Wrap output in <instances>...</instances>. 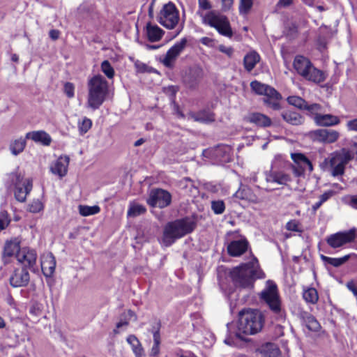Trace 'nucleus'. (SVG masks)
Returning <instances> with one entry per match:
<instances>
[{
    "mask_svg": "<svg viewBox=\"0 0 357 357\" xmlns=\"http://www.w3.org/2000/svg\"><path fill=\"white\" fill-rule=\"evenodd\" d=\"M334 195V192L333 190H328L323 193L319 197V201L324 204L325 202H326L328 199H329L333 195Z\"/></svg>",
    "mask_w": 357,
    "mask_h": 357,
    "instance_id": "54",
    "label": "nucleus"
},
{
    "mask_svg": "<svg viewBox=\"0 0 357 357\" xmlns=\"http://www.w3.org/2000/svg\"><path fill=\"white\" fill-rule=\"evenodd\" d=\"M303 231V229L298 222L291 221V231L301 233Z\"/></svg>",
    "mask_w": 357,
    "mask_h": 357,
    "instance_id": "58",
    "label": "nucleus"
},
{
    "mask_svg": "<svg viewBox=\"0 0 357 357\" xmlns=\"http://www.w3.org/2000/svg\"><path fill=\"white\" fill-rule=\"evenodd\" d=\"M31 312L34 313L36 315H40V310L39 309L38 307H36V306H33V307H31Z\"/></svg>",
    "mask_w": 357,
    "mask_h": 357,
    "instance_id": "64",
    "label": "nucleus"
},
{
    "mask_svg": "<svg viewBox=\"0 0 357 357\" xmlns=\"http://www.w3.org/2000/svg\"><path fill=\"white\" fill-rule=\"evenodd\" d=\"M211 208L215 214H222L225 209L223 201L218 200L211 202Z\"/></svg>",
    "mask_w": 357,
    "mask_h": 357,
    "instance_id": "44",
    "label": "nucleus"
},
{
    "mask_svg": "<svg viewBox=\"0 0 357 357\" xmlns=\"http://www.w3.org/2000/svg\"><path fill=\"white\" fill-rule=\"evenodd\" d=\"M291 159L294 164H291V169L296 177H299L296 181L303 182L304 177L302 176L305 172L312 171V165L310 161L302 153H291Z\"/></svg>",
    "mask_w": 357,
    "mask_h": 357,
    "instance_id": "12",
    "label": "nucleus"
},
{
    "mask_svg": "<svg viewBox=\"0 0 357 357\" xmlns=\"http://www.w3.org/2000/svg\"><path fill=\"white\" fill-rule=\"evenodd\" d=\"M10 218L6 211H0V232L6 229L10 223Z\"/></svg>",
    "mask_w": 357,
    "mask_h": 357,
    "instance_id": "42",
    "label": "nucleus"
},
{
    "mask_svg": "<svg viewBox=\"0 0 357 357\" xmlns=\"http://www.w3.org/2000/svg\"><path fill=\"white\" fill-rule=\"evenodd\" d=\"M204 75V72L200 66H195L190 68L183 77V82L187 87L195 89L199 85Z\"/></svg>",
    "mask_w": 357,
    "mask_h": 357,
    "instance_id": "16",
    "label": "nucleus"
},
{
    "mask_svg": "<svg viewBox=\"0 0 357 357\" xmlns=\"http://www.w3.org/2000/svg\"><path fill=\"white\" fill-rule=\"evenodd\" d=\"M290 4V0H280L278 3V6H286Z\"/></svg>",
    "mask_w": 357,
    "mask_h": 357,
    "instance_id": "63",
    "label": "nucleus"
},
{
    "mask_svg": "<svg viewBox=\"0 0 357 357\" xmlns=\"http://www.w3.org/2000/svg\"><path fill=\"white\" fill-rule=\"evenodd\" d=\"M354 158L351 151L346 149H342L331 155L330 166L331 174L333 176L342 175L344 172L345 166Z\"/></svg>",
    "mask_w": 357,
    "mask_h": 357,
    "instance_id": "7",
    "label": "nucleus"
},
{
    "mask_svg": "<svg viewBox=\"0 0 357 357\" xmlns=\"http://www.w3.org/2000/svg\"><path fill=\"white\" fill-rule=\"evenodd\" d=\"M294 68L298 75L307 81L319 84L326 79L325 72L315 68L310 61L301 55H298L294 61Z\"/></svg>",
    "mask_w": 357,
    "mask_h": 357,
    "instance_id": "5",
    "label": "nucleus"
},
{
    "mask_svg": "<svg viewBox=\"0 0 357 357\" xmlns=\"http://www.w3.org/2000/svg\"><path fill=\"white\" fill-rule=\"evenodd\" d=\"M190 117L195 121L208 123L215 121V115L213 112L208 110H202L198 112L190 113Z\"/></svg>",
    "mask_w": 357,
    "mask_h": 357,
    "instance_id": "28",
    "label": "nucleus"
},
{
    "mask_svg": "<svg viewBox=\"0 0 357 357\" xmlns=\"http://www.w3.org/2000/svg\"><path fill=\"white\" fill-rule=\"evenodd\" d=\"M132 351L136 357H145L144 351L142 347V344L140 347H138V348H135Z\"/></svg>",
    "mask_w": 357,
    "mask_h": 357,
    "instance_id": "59",
    "label": "nucleus"
},
{
    "mask_svg": "<svg viewBox=\"0 0 357 357\" xmlns=\"http://www.w3.org/2000/svg\"><path fill=\"white\" fill-rule=\"evenodd\" d=\"M266 181L268 183L271 185H268L266 189L268 190H272L278 188V185L287 184L289 181V176L287 174H284L282 173H276L274 174H271L266 178Z\"/></svg>",
    "mask_w": 357,
    "mask_h": 357,
    "instance_id": "25",
    "label": "nucleus"
},
{
    "mask_svg": "<svg viewBox=\"0 0 357 357\" xmlns=\"http://www.w3.org/2000/svg\"><path fill=\"white\" fill-rule=\"evenodd\" d=\"M91 126L92 121L87 117H84L81 121H78V130L80 135L86 133Z\"/></svg>",
    "mask_w": 357,
    "mask_h": 357,
    "instance_id": "38",
    "label": "nucleus"
},
{
    "mask_svg": "<svg viewBox=\"0 0 357 357\" xmlns=\"http://www.w3.org/2000/svg\"><path fill=\"white\" fill-rule=\"evenodd\" d=\"M26 138L31 139L35 142H40L45 146L50 145L52 141L50 135L43 130L29 132L26 133Z\"/></svg>",
    "mask_w": 357,
    "mask_h": 357,
    "instance_id": "26",
    "label": "nucleus"
},
{
    "mask_svg": "<svg viewBox=\"0 0 357 357\" xmlns=\"http://www.w3.org/2000/svg\"><path fill=\"white\" fill-rule=\"evenodd\" d=\"M281 98V95L279 93L278 97H266L264 102L271 108L277 110L280 108L279 100H280Z\"/></svg>",
    "mask_w": 357,
    "mask_h": 357,
    "instance_id": "41",
    "label": "nucleus"
},
{
    "mask_svg": "<svg viewBox=\"0 0 357 357\" xmlns=\"http://www.w3.org/2000/svg\"><path fill=\"white\" fill-rule=\"evenodd\" d=\"M59 35L60 32L56 29H52L49 32L50 37L54 40H57L59 38Z\"/></svg>",
    "mask_w": 357,
    "mask_h": 357,
    "instance_id": "60",
    "label": "nucleus"
},
{
    "mask_svg": "<svg viewBox=\"0 0 357 357\" xmlns=\"http://www.w3.org/2000/svg\"><path fill=\"white\" fill-rule=\"evenodd\" d=\"M74 85L70 82H66L64 84V92L68 98H73L74 96Z\"/></svg>",
    "mask_w": 357,
    "mask_h": 357,
    "instance_id": "50",
    "label": "nucleus"
},
{
    "mask_svg": "<svg viewBox=\"0 0 357 357\" xmlns=\"http://www.w3.org/2000/svg\"><path fill=\"white\" fill-rule=\"evenodd\" d=\"M26 144L25 139L20 138L15 139L10 143V150L13 155H17L24 151Z\"/></svg>",
    "mask_w": 357,
    "mask_h": 357,
    "instance_id": "35",
    "label": "nucleus"
},
{
    "mask_svg": "<svg viewBox=\"0 0 357 357\" xmlns=\"http://www.w3.org/2000/svg\"><path fill=\"white\" fill-rule=\"evenodd\" d=\"M160 335L159 330L153 333V345L151 348V355L155 356L160 352Z\"/></svg>",
    "mask_w": 357,
    "mask_h": 357,
    "instance_id": "39",
    "label": "nucleus"
},
{
    "mask_svg": "<svg viewBox=\"0 0 357 357\" xmlns=\"http://www.w3.org/2000/svg\"><path fill=\"white\" fill-rule=\"evenodd\" d=\"M16 257L20 264H24L29 268H32L36 265L37 254L34 250L22 248L21 251L17 254Z\"/></svg>",
    "mask_w": 357,
    "mask_h": 357,
    "instance_id": "21",
    "label": "nucleus"
},
{
    "mask_svg": "<svg viewBox=\"0 0 357 357\" xmlns=\"http://www.w3.org/2000/svg\"><path fill=\"white\" fill-rule=\"evenodd\" d=\"M88 89L87 107L98 109L108 94V83L102 75H95L89 80Z\"/></svg>",
    "mask_w": 357,
    "mask_h": 357,
    "instance_id": "3",
    "label": "nucleus"
},
{
    "mask_svg": "<svg viewBox=\"0 0 357 357\" xmlns=\"http://www.w3.org/2000/svg\"><path fill=\"white\" fill-rule=\"evenodd\" d=\"M133 320H137V315L135 313L131 310H128V311L123 312L120 315V320L116 325V329L114 330V333H118V330L123 326H127L129 324V321Z\"/></svg>",
    "mask_w": 357,
    "mask_h": 357,
    "instance_id": "30",
    "label": "nucleus"
},
{
    "mask_svg": "<svg viewBox=\"0 0 357 357\" xmlns=\"http://www.w3.org/2000/svg\"><path fill=\"white\" fill-rule=\"evenodd\" d=\"M264 317L258 310L244 308L238 312L237 323L227 324L228 337L225 340L227 344L232 345L234 337L244 340L243 335H252L257 334L262 329Z\"/></svg>",
    "mask_w": 357,
    "mask_h": 357,
    "instance_id": "1",
    "label": "nucleus"
},
{
    "mask_svg": "<svg viewBox=\"0 0 357 357\" xmlns=\"http://www.w3.org/2000/svg\"><path fill=\"white\" fill-rule=\"evenodd\" d=\"M146 209L145 206L142 204L131 202L128 210L127 215L128 217L135 218L146 212Z\"/></svg>",
    "mask_w": 357,
    "mask_h": 357,
    "instance_id": "34",
    "label": "nucleus"
},
{
    "mask_svg": "<svg viewBox=\"0 0 357 357\" xmlns=\"http://www.w3.org/2000/svg\"><path fill=\"white\" fill-rule=\"evenodd\" d=\"M291 105L301 109H305L307 107V103L303 98L291 96Z\"/></svg>",
    "mask_w": 357,
    "mask_h": 357,
    "instance_id": "46",
    "label": "nucleus"
},
{
    "mask_svg": "<svg viewBox=\"0 0 357 357\" xmlns=\"http://www.w3.org/2000/svg\"><path fill=\"white\" fill-rule=\"evenodd\" d=\"M252 6V0H240L239 11L241 13L246 14Z\"/></svg>",
    "mask_w": 357,
    "mask_h": 357,
    "instance_id": "45",
    "label": "nucleus"
},
{
    "mask_svg": "<svg viewBox=\"0 0 357 357\" xmlns=\"http://www.w3.org/2000/svg\"><path fill=\"white\" fill-rule=\"evenodd\" d=\"M222 8L224 10H228L231 8L233 0H222Z\"/></svg>",
    "mask_w": 357,
    "mask_h": 357,
    "instance_id": "61",
    "label": "nucleus"
},
{
    "mask_svg": "<svg viewBox=\"0 0 357 357\" xmlns=\"http://www.w3.org/2000/svg\"><path fill=\"white\" fill-rule=\"evenodd\" d=\"M79 213L82 216H89L97 214L100 212V208L98 206L95 205L92 206L86 205H79L78 206Z\"/></svg>",
    "mask_w": 357,
    "mask_h": 357,
    "instance_id": "37",
    "label": "nucleus"
},
{
    "mask_svg": "<svg viewBox=\"0 0 357 357\" xmlns=\"http://www.w3.org/2000/svg\"><path fill=\"white\" fill-rule=\"evenodd\" d=\"M20 241L15 238L13 240L7 241L5 243L3 252V258L8 257H12L14 255H16L20 252Z\"/></svg>",
    "mask_w": 357,
    "mask_h": 357,
    "instance_id": "29",
    "label": "nucleus"
},
{
    "mask_svg": "<svg viewBox=\"0 0 357 357\" xmlns=\"http://www.w3.org/2000/svg\"><path fill=\"white\" fill-rule=\"evenodd\" d=\"M260 56L255 51L250 52L244 56L243 63L246 70L250 72L259 61Z\"/></svg>",
    "mask_w": 357,
    "mask_h": 357,
    "instance_id": "31",
    "label": "nucleus"
},
{
    "mask_svg": "<svg viewBox=\"0 0 357 357\" xmlns=\"http://www.w3.org/2000/svg\"><path fill=\"white\" fill-rule=\"evenodd\" d=\"M179 19L178 10L172 2L165 4L158 16V22L169 29H174L178 23Z\"/></svg>",
    "mask_w": 357,
    "mask_h": 357,
    "instance_id": "8",
    "label": "nucleus"
},
{
    "mask_svg": "<svg viewBox=\"0 0 357 357\" xmlns=\"http://www.w3.org/2000/svg\"><path fill=\"white\" fill-rule=\"evenodd\" d=\"M305 109H306L308 112L309 114H310L312 116V118L314 120V118L317 114H321L322 107L320 105L317 104V103L312 104V105L307 104V107H305Z\"/></svg>",
    "mask_w": 357,
    "mask_h": 357,
    "instance_id": "43",
    "label": "nucleus"
},
{
    "mask_svg": "<svg viewBox=\"0 0 357 357\" xmlns=\"http://www.w3.org/2000/svg\"><path fill=\"white\" fill-rule=\"evenodd\" d=\"M295 315L301 320L303 326L313 333H319L321 330V326L317 319L303 308L298 307L294 310Z\"/></svg>",
    "mask_w": 357,
    "mask_h": 357,
    "instance_id": "14",
    "label": "nucleus"
},
{
    "mask_svg": "<svg viewBox=\"0 0 357 357\" xmlns=\"http://www.w3.org/2000/svg\"><path fill=\"white\" fill-rule=\"evenodd\" d=\"M29 280V273L25 268L15 269L9 279L10 284L13 287H26Z\"/></svg>",
    "mask_w": 357,
    "mask_h": 357,
    "instance_id": "17",
    "label": "nucleus"
},
{
    "mask_svg": "<svg viewBox=\"0 0 357 357\" xmlns=\"http://www.w3.org/2000/svg\"><path fill=\"white\" fill-rule=\"evenodd\" d=\"M101 70L109 79H112L114 76V70L107 60L102 62Z\"/></svg>",
    "mask_w": 357,
    "mask_h": 357,
    "instance_id": "40",
    "label": "nucleus"
},
{
    "mask_svg": "<svg viewBox=\"0 0 357 357\" xmlns=\"http://www.w3.org/2000/svg\"><path fill=\"white\" fill-rule=\"evenodd\" d=\"M347 204L354 209H357V195H352L348 197Z\"/></svg>",
    "mask_w": 357,
    "mask_h": 357,
    "instance_id": "57",
    "label": "nucleus"
},
{
    "mask_svg": "<svg viewBox=\"0 0 357 357\" xmlns=\"http://www.w3.org/2000/svg\"><path fill=\"white\" fill-rule=\"evenodd\" d=\"M321 259L326 263L332 265L334 267H339L344 264L349 259V255H345L340 258L329 257L324 255H321Z\"/></svg>",
    "mask_w": 357,
    "mask_h": 357,
    "instance_id": "36",
    "label": "nucleus"
},
{
    "mask_svg": "<svg viewBox=\"0 0 357 357\" xmlns=\"http://www.w3.org/2000/svg\"><path fill=\"white\" fill-rule=\"evenodd\" d=\"M250 87L257 94L264 95L266 97H278L279 96V93L274 88L256 80L250 83Z\"/></svg>",
    "mask_w": 357,
    "mask_h": 357,
    "instance_id": "22",
    "label": "nucleus"
},
{
    "mask_svg": "<svg viewBox=\"0 0 357 357\" xmlns=\"http://www.w3.org/2000/svg\"><path fill=\"white\" fill-rule=\"evenodd\" d=\"M201 43L207 46H211L213 40L208 37H203L200 40Z\"/></svg>",
    "mask_w": 357,
    "mask_h": 357,
    "instance_id": "62",
    "label": "nucleus"
},
{
    "mask_svg": "<svg viewBox=\"0 0 357 357\" xmlns=\"http://www.w3.org/2000/svg\"><path fill=\"white\" fill-rule=\"evenodd\" d=\"M248 121L260 127H268L271 125V120L266 115L261 113H252L248 117Z\"/></svg>",
    "mask_w": 357,
    "mask_h": 357,
    "instance_id": "27",
    "label": "nucleus"
},
{
    "mask_svg": "<svg viewBox=\"0 0 357 357\" xmlns=\"http://www.w3.org/2000/svg\"><path fill=\"white\" fill-rule=\"evenodd\" d=\"M303 116L296 112H291V125H299L303 122Z\"/></svg>",
    "mask_w": 357,
    "mask_h": 357,
    "instance_id": "52",
    "label": "nucleus"
},
{
    "mask_svg": "<svg viewBox=\"0 0 357 357\" xmlns=\"http://www.w3.org/2000/svg\"><path fill=\"white\" fill-rule=\"evenodd\" d=\"M135 67L138 73H145L151 71L150 68L146 64L139 61H135Z\"/></svg>",
    "mask_w": 357,
    "mask_h": 357,
    "instance_id": "49",
    "label": "nucleus"
},
{
    "mask_svg": "<svg viewBox=\"0 0 357 357\" xmlns=\"http://www.w3.org/2000/svg\"><path fill=\"white\" fill-rule=\"evenodd\" d=\"M281 54L284 59V64L288 68V64L289 61V56H290V52H289V44L283 45L281 47Z\"/></svg>",
    "mask_w": 357,
    "mask_h": 357,
    "instance_id": "48",
    "label": "nucleus"
},
{
    "mask_svg": "<svg viewBox=\"0 0 357 357\" xmlns=\"http://www.w3.org/2000/svg\"><path fill=\"white\" fill-rule=\"evenodd\" d=\"M218 50L228 55L229 56H231L234 52L233 48L231 47H226L225 45H220Z\"/></svg>",
    "mask_w": 357,
    "mask_h": 357,
    "instance_id": "55",
    "label": "nucleus"
},
{
    "mask_svg": "<svg viewBox=\"0 0 357 357\" xmlns=\"http://www.w3.org/2000/svg\"><path fill=\"white\" fill-rule=\"evenodd\" d=\"M43 209V204L39 199L33 200L29 205V211L31 213H38Z\"/></svg>",
    "mask_w": 357,
    "mask_h": 357,
    "instance_id": "47",
    "label": "nucleus"
},
{
    "mask_svg": "<svg viewBox=\"0 0 357 357\" xmlns=\"http://www.w3.org/2000/svg\"><path fill=\"white\" fill-rule=\"evenodd\" d=\"M314 121L316 125L322 127H330L338 125L340 123V118L337 116L327 114H317L314 118Z\"/></svg>",
    "mask_w": 357,
    "mask_h": 357,
    "instance_id": "23",
    "label": "nucleus"
},
{
    "mask_svg": "<svg viewBox=\"0 0 357 357\" xmlns=\"http://www.w3.org/2000/svg\"><path fill=\"white\" fill-rule=\"evenodd\" d=\"M356 237V229L353 228L347 231L331 234L326 237V241L331 248L336 249L354 242Z\"/></svg>",
    "mask_w": 357,
    "mask_h": 357,
    "instance_id": "10",
    "label": "nucleus"
},
{
    "mask_svg": "<svg viewBox=\"0 0 357 357\" xmlns=\"http://www.w3.org/2000/svg\"><path fill=\"white\" fill-rule=\"evenodd\" d=\"M303 298L306 303L315 304L319 300L318 292L314 287H307L303 289Z\"/></svg>",
    "mask_w": 357,
    "mask_h": 357,
    "instance_id": "33",
    "label": "nucleus"
},
{
    "mask_svg": "<svg viewBox=\"0 0 357 357\" xmlns=\"http://www.w3.org/2000/svg\"><path fill=\"white\" fill-rule=\"evenodd\" d=\"M40 265L43 275L47 278L52 277L56 268V259L53 254L44 253L40 257Z\"/></svg>",
    "mask_w": 357,
    "mask_h": 357,
    "instance_id": "20",
    "label": "nucleus"
},
{
    "mask_svg": "<svg viewBox=\"0 0 357 357\" xmlns=\"http://www.w3.org/2000/svg\"><path fill=\"white\" fill-rule=\"evenodd\" d=\"M194 229V222L188 219L177 220L169 222L164 229L162 243L165 246H169L177 238L192 232Z\"/></svg>",
    "mask_w": 357,
    "mask_h": 357,
    "instance_id": "4",
    "label": "nucleus"
},
{
    "mask_svg": "<svg viewBox=\"0 0 357 357\" xmlns=\"http://www.w3.org/2000/svg\"><path fill=\"white\" fill-rule=\"evenodd\" d=\"M69 162L68 156L61 155L51 164L50 172L59 178H63L67 174Z\"/></svg>",
    "mask_w": 357,
    "mask_h": 357,
    "instance_id": "19",
    "label": "nucleus"
},
{
    "mask_svg": "<svg viewBox=\"0 0 357 357\" xmlns=\"http://www.w3.org/2000/svg\"><path fill=\"white\" fill-rule=\"evenodd\" d=\"M187 45L186 38H182L173 45L162 59V64L167 68H172L174 62L180 54L184 50Z\"/></svg>",
    "mask_w": 357,
    "mask_h": 357,
    "instance_id": "15",
    "label": "nucleus"
},
{
    "mask_svg": "<svg viewBox=\"0 0 357 357\" xmlns=\"http://www.w3.org/2000/svg\"><path fill=\"white\" fill-rule=\"evenodd\" d=\"M202 17V22L214 27L221 35L227 37L232 36V31L227 18L214 10L209 11Z\"/></svg>",
    "mask_w": 357,
    "mask_h": 357,
    "instance_id": "6",
    "label": "nucleus"
},
{
    "mask_svg": "<svg viewBox=\"0 0 357 357\" xmlns=\"http://www.w3.org/2000/svg\"><path fill=\"white\" fill-rule=\"evenodd\" d=\"M313 137L319 142L332 144L339 139L340 133L335 130L318 129L313 132Z\"/></svg>",
    "mask_w": 357,
    "mask_h": 357,
    "instance_id": "18",
    "label": "nucleus"
},
{
    "mask_svg": "<svg viewBox=\"0 0 357 357\" xmlns=\"http://www.w3.org/2000/svg\"><path fill=\"white\" fill-rule=\"evenodd\" d=\"M347 128L349 131L357 132V118L347 121Z\"/></svg>",
    "mask_w": 357,
    "mask_h": 357,
    "instance_id": "53",
    "label": "nucleus"
},
{
    "mask_svg": "<svg viewBox=\"0 0 357 357\" xmlns=\"http://www.w3.org/2000/svg\"><path fill=\"white\" fill-rule=\"evenodd\" d=\"M127 342L132 346V350L141 345L139 340L133 335H130L127 337Z\"/></svg>",
    "mask_w": 357,
    "mask_h": 357,
    "instance_id": "51",
    "label": "nucleus"
},
{
    "mask_svg": "<svg viewBox=\"0 0 357 357\" xmlns=\"http://www.w3.org/2000/svg\"><path fill=\"white\" fill-rule=\"evenodd\" d=\"M229 275L236 286L243 288H252L256 279L265 277L255 258L249 263L242 264L232 268Z\"/></svg>",
    "mask_w": 357,
    "mask_h": 357,
    "instance_id": "2",
    "label": "nucleus"
},
{
    "mask_svg": "<svg viewBox=\"0 0 357 357\" xmlns=\"http://www.w3.org/2000/svg\"><path fill=\"white\" fill-rule=\"evenodd\" d=\"M199 7L203 10L211 8V4L208 0H198Z\"/></svg>",
    "mask_w": 357,
    "mask_h": 357,
    "instance_id": "56",
    "label": "nucleus"
},
{
    "mask_svg": "<svg viewBox=\"0 0 357 357\" xmlns=\"http://www.w3.org/2000/svg\"><path fill=\"white\" fill-rule=\"evenodd\" d=\"M11 181L14 185L15 198L20 202H24L27 195L32 190V180L24 178L20 174L14 173L11 175Z\"/></svg>",
    "mask_w": 357,
    "mask_h": 357,
    "instance_id": "9",
    "label": "nucleus"
},
{
    "mask_svg": "<svg viewBox=\"0 0 357 357\" xmlns=\"http://www.w3.org/2000/svg\"><path fill=\"white\" fill-rule=\"evenodd\" d=\"M146 33L150 41L155 42L161 39L163 31L158 26L148 24L146 26Z\"/></svg>",
    "mask_w": 357,
    "mask_h": 357,
    "instance_id": "32",
    "label": "nucleus"
},
{
    "mask_svg": "<svg viewBox=\"0 0 357 357\" xmlns=\"http://www.w3.org/2000/svg\"><path fill=\"white\" fill-rule=\"evenodd\" d=\"M171 195L162 189H153L150 192L146 202L152 207L164 208L171 203Z\"/></svg>",
    "mask_w": 357,
    "mask_h": 357,
    "instance_id": "13",
    "label": "nucleus"
},
{
    "mask_svg": "<svg viewBox=\"0 0 357 357\" xmlns=\"http://www.w3.org/2000/svg\"><path fill=\"white\" fill-rule=\"evenodd\" d=\"M260 298L264 301L274 312H278L280 302L278 294L277 285L271 280L266 282V287L260 293Z\"/></svg>",
    "mask_w": 357,
    "mask_h": 357,
    "instance_id": "11",
    "label": "nucleus"
},
{
    "mask_svg": "<svg viewBox=\"0 0 357 357\" xmlns=\"http://www.w3.org/2000/svg\"><path fill=\"white\" fill-rule=\"evenodd\" d=\"M248 248V242L245 240L231 241L227 246V251L232 257H238L243 255Z\"/></svg>",
    "mask_w": 357,
    "mask_h": 357,
    "instance_id": "24",
    "label": "nucleus"
}]
</instances>
